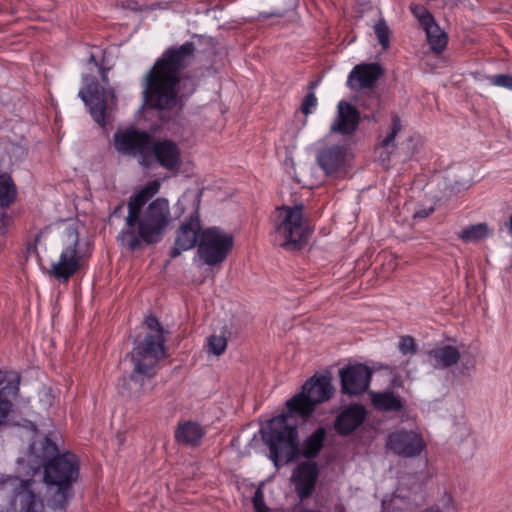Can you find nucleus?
<instances>
[{
  "label": "nucleus",
  "mask_w": 512,
  "mask_h": 512,
  "mask_svg": "<svg viewBox=\"0 0 512 512\" xmlns=\"http://www.w3.org/2000/svg\"><path fill=\"white\" fill-rule=\"evenodd\" d=\"M332 393L330 377H311L303 385L302 391L287 401L289 412L274 417L262 430V438L270 448V457L276 467L290 462L299 452L297 430L291 423L292 413L307 418L316 405L330 399Z\"/></svg>",
  "instance_id": "nucleus-1"
},
{
  "label": "nucleus",
  "mask_w": 512,
  "mask_h": 512,
  "mask_svg": "<svg viewBox=\"0 0 512 512\" xmlns=\"http://www.w3.org/2000/svg\"><path fill=\"white\" fill-rule=\"evenodd\" d=\"M193 42L166 50L147 72L143 84L145 103L151 108L171 109L177 104L180 70L194 56Z\"/></svg>",
  "instance_id": "nucleus-2"
},
{
  "label": "nucleus",
  "mask_w": 512,
  "mask_h": 512,
  "mask_svg": "<svg viewBox=\"0 0 512 512\" xmlns=\"http://www.w3.org/2000/svg\"><path fill=\"white\" fill-rule=\"evenodd\" d=\"M52 234L57 239L58 257L51 262L49 273L58 281L66 282L81 267L85 250L79 239L78 224L62 221L46 227L36 237L37 244Z\"/></svg>",
  "instance_id": "nucleus-3"
},
{
  "label": "nucleus",
  "mask_w": 512,
  "mask_h": 512,
  "mask_svg": "<svg viewBox=\"0 0 512 512\" xmlns=\"http://www.w3.org/2000/svg\"><path fill=\"white\" fill-rule=\"evenodd\" d=\"M171 222L169 202L165 198H157L144 210L139 209L131 224H126L127 230L119 234L123 245L131 250L140 247L141 241L152 244L162 239L165 229Z\"/></svg>",
  "instance_id": "nucleus-4"
},
{
  "label": "nucleus",
  "mask_w": 512,
  "mask_h": 512,
  "mask_svg": "<svg viewBox=\"0 0 512 512\" xmlns=\"http://www.w3.org/2000/svg\"><path fill=\"white\" fill-rule=\"evenodd\" d=\"M165 357L164 339L159 335L144 338L131 352L133 371L125 381V388L130 397L139 398L150 387V380L155 374V367Z\"/></svg>",
  "instance_id": "nucleus-5"
},
{
  "label": "nucleus",
  "mask_w": 512,
  "mask_h": 512,
  "mask_svg": "<svg viewBox=\"0 0 512 512\" xmlns=\"http://www.w3.org/2000/svg\"><path fill=\"white\" fill-rule=\"evenodd\" d=\"M78 476L77 458L72 453L54 457L45 464L44 481L47 486L48 505L63 510L71 497V485Z\"/></svg>",
  "instance_id": "nucleus-6"
},
{
  "label": "nucleus",
  "mask_w": 512,
  "mask_h": 512,
  "mask_svg": "<svg viewBox=\"0 0 512 512\" xmlns=\"http://www.w3.org/2000/svg\"><path fill=\"white\" fill-rule=\"evenodd\" d=\"M308 227L303 219V206H282L276 209L274 234L278 244L289 250L300 248L308 237Z\"/></svg>",
  "instance_id": "nucleus-7"
},
{
  "label": "nucleus",
  "mask_w": 512,
  "mask_h": 512,
  "mask_svg": "<svg viewBox=\"0 0 512 512\" xmlns=\"http://www.w3.org/2000/svg\"><path fill=\"white\" fill-rule=\"evenodd\" d=\"M199 197L194 194L185 193L182 195L176 207L179 210V215L184 213L187 206L191 207V215L188 219L183 221L176 231L175 244L171 251L172 257L179 256L183 251H187L195 247L200 241L201 226L198 215Z\"/></svg>",
  "instance_id": "nucleus-8"
},
{
  "label": "nucleus",
  "mask_w": 512,
  "mask_h": 512,
  "mask_svg": "<svg viewBox=\"0 0 512 512\" xmlns=\"http://www.w3.org/2000/svg\"><path fill=\"white\" fill-rule=\"evenodd\" d=\"M233 247V236L218 227H210L201 232L198 255L209 266L225 260Z\"/></svg>",
  "instance_id": "nucleus-9"
},
{
  "label": "nucleus",
  "mask_w": 512,
  "mask_h": 512,
  "mask_svg": "<svg viewBox=\"0 0 512 512\" xmlns=\"http://www.w3.org/2000/svg\"><path fill=\"white\" fill-rule=\"evenodd\" d=\"M84 87L79 91V97L89 107L93 119L101 126L106 124V111L116 104V95L111 87L98 89V83L93 77L83 79Z\"/></svg>",
  "instance_id": "nucleus-10"
},
{
  "label": "nucleus",
  "mask_w": 512,
  "mask_h": 512,
  "mask_svg": "<svg viewBox=\"0 0 512 512\" xmlns=\"http://www.w3.org/2000/svg\"><path fill=\"white\" fill-rule=\"evenodd\" d=\"M386 449L405 459L421 456L427 448L423 434L417 429H396L387 436Z\"/></svg>",
  "instance_id": "nucleus-11"
},
{
  "label": "nucleus",
  "mask_w": 512,
  "mask_h": 512,
  "mask_svg": "<svg viewBox=\"0 0 512 512\" xmlns=\"http://www.w3.org/2000/svg\"><path fill=\"white\" fill-rule=\"evenodd\" d=\"M114 146L122 154L138 157L141 165H151V138L145 132L135 129L119 130L114 135Z\"/></svg>",
  "instance_id": "nucleus-12"
},
{
  "label": "nucleus",
  "mask_w": 512,
  "mask_h": 512,
  "mask_svg": "<svg viewBox=\"0 0 512 512\" xmlns=\"http://www.w3.org/2000/svg\"><path fill=\"white\" fill-rule=\"evenodd\" d=\"M428 361L435 368H448L461 361L460 374L469 375L476 366L475 357L472 355L461 354L456 346L441 345L437 346L427 353Z\"/></svg>",
  "instance_id": "nucleus-13"
},
{
  "label": "nucleus",
  "mask_w": 512,
  "mask_h": 512,
  "mask_svg": "<svg viewBox=\"0 0 512 512\" xmlns=\"http://www.w3.org/2000/svg\"><path fill=\"white\" fill-rule=\"evenodd\" d=\"M5 486L12 487L15 495L12 505L17 512H42L43 503L36 493L35 483L31 481H22L16 477L9 478Z\"/></svg>",
  "instance_id": "nucleus-14"
},
{
  "label": "nucleus",
  "mask_w": 512,
  "mask_h": 512,
  "mask_svg": "<svg viewBox=\"0 0 512 512\" xmlns=\"http://www.w3.org/2000/svg\"><path fill=\"white\" fill-rule=\"evenodd\" d=\"M371 370L363 364H354L339 371L343 393L357 395L369 387Z\"/></svg>",
  "instance_id": "nucleus-15"
},
{
  "label": "nucleus",
  "mask_w": 512,
  "mask_h": 512,
  "mask_svg": "<svg viewBox=\"0 0 512 512\" xmlns=\"http://www.w3.org/2000/svg\"><path fill=\"white\" fill-rule=\"evenodd\" d=\"M20 376L15 371L0 370V426L13 411L12 400L18 395Z\"/></svg>",
  "instance_id": "nucleus-16"
},
{
  "label": "nucleus",
  "mask_w": 512,
  "mask_h": 512,
  "mask_svg": "<svg viewBox=\"0 0 512 512\" xmlns=\"http://www.w3.org/2000/svg\"><path fill=\"white\" fill-rule=\"evenodd\" d=\"M151 163L155 158L167 170H178L181 166V153L176 143L170 140L153 142L150 148Z\"/></svg>",
  "instance_id": "nucleus-17"
},
{
  "label": "nucleus",
  "mask_w": 512,
  "mask_h": 512,
  "mask_svg": "<svg viewBox=\"0 0 512 512\" xmlns=\"http://www.w3.org/2000/svg\"><path fill=\"white\" fill-rule=\"evenodd\" d=\"M57 451V446L49 438H44L38 443L34 442L30 447L27 458L20 459L18 463L20 466H23V469L27 466L30 472L35 473Z\"/></svg>",
  "instance_id": "nucleus-18"
},
{
  "label": "nucleus",
  "mask_w": 512,
  "mask_h": 512,
  "mask_svg": "<svg viewBox=\"0 0 512 512\" xmlns=\"http://www.w3.org/2000/svg\"><path fill=\"white\" fill-rule=\"evenodd\" d=\"M359 112L346 101H340L337 105V116L331 124V132L341 134L353 133L359 124Z\"/></svg>",
  "instance_id": "nucleus-19"
},
{
  "label": "nucleus",
  "mask_w": 512,
  "mask_h": 512,
  "mask_svg": "<svg viewBox=\"0 0 512 512\" xmlns=\"http://www.w3.org/2000/svg\"><path fill=\"white\" fill-rule=\"evenodd\" d=\"M378 64H359L349 74L348 85L354 89L371 88L381 76Z\"/></svg>",
  "instance_id": "nucleus-20"
},
{
  "label": "nucleus",
  "mask_w": 512,
  "mask_h": 512,
  "mask_svg": "<svg viewBox=\"0 0 512 512\" xmlns=\"http://www.w3.org/2000/svg\"><path fill=\"white\" fill-rule=\"evenodd\" d=\"M346 150L339 145L321 149L317 154V162L327 175L339 171L346 163Z\"/></svg>",
  "instance_id": "nucleus-21"
},
{
  "label": "nucleus",
  "mask_w": 512,
  "mask_h": 512,
  "mask_svg": "<svg viewBox=\"0 0 512 512\" xmlns=\"http://www.w3.org/2000/svg\"><path fill=\"white\" fill-rule=\"evenodd\" d=\"M366 410L361 405H351L339 414L335 422V429L342 435L356 430L365 420Z\"/></svg>",
  "instance_id": "nucleus-22"
},
{
  "label": "nucleus",
  "mask_w": 512,
  "mask_h": 512,
  "mask_svg": "<svg viewBox=\"0 0 512 512\" xmlns=\"http://www.w3.org/2000/svg\"><path fill=\"white\" fill-rule=\"evenodd\" d=\"M317 474V467L311 462L303 463L295 470L292 480L300 498L308 497L312 493Z\"/></svg>",
  "instance_id": "nucleus-23"
},
{
  "label": "nucleus",
  "mask_w": 512,
  "mask_h": 512,
  "mask_svg": "<svg viewBox=\"0 0 512 512\" xmlns=\"http://www.w3.org/2000/svg\"><path fill=\"white\" fill-rule=\"evenodd\" d=\"M161 187L159 180H154L141 188L128 202V215L126 217V224H131L136 216L137 211L154 195H156Z\"/></svg>",
  "instance_id": "nucleus-24"
},
{
  "label": "nucleus",
  "mask_w": 512,
  "mask_h": 512,
  "mask_svg": "<svg viewBox=\"0 0 512 512\" xmlns=\"http://www.w3.org/2000/svg\"><path fill=\"white\" fill-rule=\"evenodd\" d=\"M371 402L375 409L382 412L400 411L404 407V401L394 392L386 390L382 392H369Z\"/></svg>",
  "instance_id": "nucleus-25"
},
{
  "label": "nucleus",
  "mask_w": 512,
  "mask_h": 512,
  "mask_svg": "<svg viewBox=\"0 0 512 512\" xmlns=\"http://www.w3.org/2000/svg\"><path fill=\"white\" fill-rule=\"evenodd\" d=\"M203 436L204 429L198 423L192 421L179 424L175 431L176 441L189 446L199 445Z\"/></svg>",
  "instance_id": "nucleus-26"
},
{
  "label": "nucleus",
  "mask_w": 512,
  "mask_h": 512,
  "mask_svg": "<svg viewBox=\"0 0 512 512\" xmlns=\"http://www.w3.org/2000/svg\"><path fill=\"white\" fill-rule=\"evenodd\" d=\"M438 185L441 190L440 197H448L453 193L467 189L470 183L469 180L459 177L456 171L452 170L442 178Z\"/></svg>",
  "instance_id": "nucleus-27"
},
{
  "label": "nucleus",
  "mask_w": 512,
  "mask_h": 512,
  "mask_svg": "<svg viewBox=\"0 0 512 512\" xmlns=\"http://www.w3.org/2000/svg\"><path fill=\"white\" fill-rule=\"evenodd\" d=\"M402 125L399 117H392V126L388 134L381 141L380 150V160L386 165L389 162V155L392 150L395 148V137L401 131Z\"/></svg>",
  "instance_id": "nucleus-28"
},
{
  "label": "nucleus",
  "mask_w": 512,
  "mask_h": 512,
  "mask_svg": "<svg viewBox=\"0 0 512 512\" xmlns=\"http://www.w3.org/2000/svg\"><path fill=\"white\" fill-rule=\"evenodd\" d=\"M424 30L431 49L436 53L442 52L447 45V36L444 31L435 22L430 23Z\"/></svg>",
  "instance_id": "nucleus-29"
},
{
  "label": "nucleus",
  "mask_w": 512,
  "mask_h": 512,
  "mask_svg": "<svg viewBox=\"0 0 512 512\" xmlns=\"http://www.w3.org/2000/svg\"><path fill=\"white\" fill-rule=\"evenodd\" d=\"M491 231L487 224L478 223L465 227L459 232V238L465 242H477L487 238Z\"/></svg>",
  "instance_id": "nucleus-30"
},
{
  "label": "nucleus",
  "mask_w": 512,
  "mask_h": 512,
  "mask_svg": "<svg viewBox=\"0 0 512 512\" xmlns=\"http://www.w3.org/2000/svg\"><path fill=\"white\" fill-rule=\"evenodd\" d=\"M325 437L323 428L317 429L304 443L303 455L307 458L314 457L321 449Z\"/></svg>",
  "instance_id": "nucleus-31"
},
{
  "label": "nucleus",
  "mask_w": 512,
  "mask_h": 512,
  "mask_svg": "<svg viewBox=\"0 0 512 512\" xmlns=\"http://www.w3.org/2000/svg\"><path fill=\"white\" fill-rule=\"evenodd\" d=\"M15 187L9 175H0V206L10 205L15 198Z\"/></svg>",
  "instance_id": "nucleus-32"
},
{
  "label": "nucleus",
  "mask_w": 512,
  "mask_h": 512,
  "mask_svg": "<svg viewBox=\"0 0 512 512\" xmlns=\"http://www.w3.org/2000/svg\"><path fill=\"white\" fill-rule=\"evenodd\" d=\"M227 338L224 335H211L207 340V350L209 353L220 356L226 350Z\"/></svg>",
  "instance_id": "nucleus-33"
},
{
  "label": "nucleus",
  "mask_w": 512,
  "mask_h": 512,
  "mask_svg": "<svg viewBox=\"0 0 512 512\" xmlns=\"http://www.w3.org/2000/svg\"><path fill=\"white\" fill-rule=\"evenodd\" d=\"M375 34L383 49L389 47V29L385 22L379 21L374 26Z\"/></svg>",
  "instance_id": "nucleus-34"
},
{
  "label": "nucleus",
  "mask_w": 512,
  "mask_h": 512,
  "mask_svg": "<svg viewBox=\"0 0 512 512\" xmlns=\"http://www.w3.org/2000/svg\"><path fill=\"white\" fill-rule=\"evenodd\" d=\"M487 80L493 86L503 87L512 91V75L510 74L488 76Z\"/></svg>",
  "instance_id": "nucleus-35"
},
{
  "label": "nucleus",
  "mask_w": 512,
  "mask_h": 512,
  "mask_svg": "<svg viewBox=\"0 0 512 512\" xmlns=\"http://www.w3.org/2000/svg\"><path fill=\"white\" fill-rule=\"evenodd\" d=\"M145 326L150 330V334H148L145 338H154L156 335H159L161 339H164L162 333V327L159 321L153 317L149 316L145 319Z\"/></svg>",
  "instance_id": "nucleus-36"
},
{
  "label": "nucleus",
  "mask_w": 512,
  "mask_h": 512,
  "mask_svg": "<svg viewBox=\"0 0 512 512\" xmlns=\"http://www.w3.org/2000/svg\"><path fill=\"white\" fill-rule=\"evenodd\" d=\"M411 10L413 14L418 18L423 28L427 27L430 23H433L434 20L431 14L423 7L412 6Z\"/></svg>",
  "instance_id": "nucleus-37"
},
{
  "label": "nucleus",
  "mask_w": 512,
  "mask_h": 512,
  "mask_svg": "<svg viewBox=\"0 0 512 512\" xmlns=\"http://www.w3.org/2000/svg\"><path fill=\"white\" fill-rule=\"evenodd\" d=\"M317 105V98L313 92L308 93L301 105V110L305 115H309Z\"/></svg>",
  "instance_id": "nucleus-38"
},
{
  "label": "nucleus",
  "mask_w": 512,
  "mask_h": 512,
  "mask_svg": "<svg viewBox=\"0 0 512 512\" xmlns=\"http://www.w3.org/2000/svg\"><path fill=\"white\" fill-rule=\"evenodd\" d=\"M399 349L403 354H413L415 352V341L410 336H403L399 342Z\"/></svg>",
  "instance_id": "nucleus-39"
},
{
  "label": "nucleus",
  "mask_w": 512,
  "mask_h": 512,
  "mask_svg": "<svg viewBox=\"0 0 512 512\" xmlns=\"http://www.w3.org/2000/svg\"><path fill=\"white\" fill-rule=\"evenodd\" d=\"M253 506L254 510L267 508L264 503V493L263 490L259 487L256 489L253 496Z\"/></svg>",
  "instance_id": "nucleus-40"
},
{
  "label": "nucleus",
  "mask_w": 512,
  "mask_h": 512,
  "mask_svg": "<svg viewBox=\"0 0 512 512\" xmlns=\"http://www.w3.org/2000/svg\"><path fill=\"white\" fill-rule=\"evenodd\" d=\"M41 401L45 403V405L50 406L52 404L53 395L51 390L48 388H43L40 391Z\"/></svg>",
  "instance_id": "nucleus-41"
},
{
  "label": "nucleus",
  "mask_w": 512,
  "mask_h": 512,
  "mask_svg": "<svg viewBox=\"0 0 512 512\" xmlns=\"http://www.w3.org/2000/svg\"><path fill=\"white\" fill-rule=\"evenodd\" d=\"M428 207L429 208H427V209H419V210L415 211L414 217L421 218V219L427 217L434 210V202H431Z\"/></svg>",
  "instance_id": "nucleus-42"
},
{
  "label": "nucleus",
  "mask_w": 512,
  "mask_h": 512,
  "mask_svg": "<svg viewBox=\"0 0 512 512\" xmlns=\"http://www.w3.org/2000/svg\"><path fill=\"white\" fill-rule=\"evenodd\" d=\"M279 16H281V13L278 11L271 12V13L261 12L259 14V18H262V19H266L269 17H279Z\"/></svg>",
  "instance_id": "nucleus-43"
},
{
  "label": "nucleus",
  "mask_w": 512,
  "mask_h": 512,
  "mask_svg": "<svg viewBox=\"0 0 512 512\" xmlns=\"http://www.w3.org/2000/svg\"><path fill=\"white\" fill-rule=\"evenodd\" d=\"M102 81H103L105 84H108V78H107L106 73H102Z\"/></svg>",
  "instance_id": "nucleus-44"
},
{
  "label": "nucleus",
  "mask_w": 512,
  "mask_h": 512,
  "mask_svg": "<svg viewBox=\"0 0 512 512\" xmlns=\"http://www.w3.org/2000/svg\"><path fill=\"white\" fill-rule=\"evenodd\" d=\"M423 512H440L438 509H427Z\"/></svg>",
  "instance_id": "nucleus-45"
},
{
  "label": "nucleus",
  "mask_w": 512,
  "mask_h": 512,
  "mask_svg": "<svg viewBox=\"0 0 512 512\" xmlns=\"http://www.w3.org/2000/svg\"><path fill=\"white\" fill-rule=\"evenodd\" d=\"M255 512H269V511H268V508H264V509L255 510Z\"/></svg>",
  "instance_id": "nucleus-46"
},
{
  "label": "nucleus",
  "mask_w": 512,
  "mask_h": 512,
  "mask_svg": "<svg viewBox=\"0 0 512 512\" xmlns=\"http://www.w3.org/2000/svg\"><path fill=\"white\" fill-rule=\"evenodd\" d=\"M357 1H358L359 3H361V4H364V3H366L368 0H357Z\"/></svg>",
  "instance_id": "nucleus-47"
}]
</instances>
